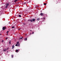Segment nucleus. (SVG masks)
Returning <instances> with one entry per match:
<instances>
[{
	"mask_svg": "<svg viewBox=\"0 0 61 61\" xmlns=\"http://www.w3.org/2000/svg\"><path fill=\"white\" fill-rule=\"evenodd\" d=\"M19 30H20V29H19Z\"/></svg>",
	"mask_w": 61,
	"mask_h": 61,
	"instance_id": "nucleus-33",
	"label": "nucleus"
},
{
	"mask_svg": "<svg viewBox=\"0 0 61 61\" xmlns=\"http://www.w3.org/2000/svg\"><path fill=\"white\" fill-rule=\"evenodd\" d=\"M13 55H11V57L12 58H13Z\"/></svg>",
	"mask_w": 61,
	"mask_h": 61,
	"instance_id": "nucleus-14",
	"label": "nucleus"
},
{
	"mask_svg": "<svg viewBox=\"0 0 61 61\" xmlns=\"http://www.w3.org/2000/svg\"><path fill=\"white\" fill-rule=\"evenodd\" d=\"M23 38V37H22L21 38H20V39H22Z\"/></svg>",
	"mask_w": 61,
	"mask_h": 61,
	"instance_id": "nucleus-13",
	"label": "nucleus"
},
{
	"mask_svg": "<svg viewBox=\"0 0 61 61\" xmlns=\"http://www.w3.org/2000/svg\"><path fill=\"white\" fill-rule=\"evenodd\" d=\"M36 19H33L30 20V21L31 22H33V21H35Z\"/></svg>",
	"mask_w": 61,
	"mask_h": 61,
	"instance_id": "nucleus-1",
	"label": "nucleus"
},
{
	"mask_svg": "<svg viewBox=\"0 0 61 61\" xmlns=\"http://www.w3.org/2000/svg\"><path fill=\"white\" fill-rule=\"evenodd\" d=\"M43 19H45V18H44Z\"/></svg>",
	"mask_w": 61,
	"mask_h": 61,
	"instance_id": "nucleus-29",
	"label": "nucleus"
},
{
	"mask_svg": "<svg viewBox=\"0 0 61 61\" xmlns=\"http://www.w3.org/2000/svg\"><path fill=\"white\" fill-rule=\"evenodd\" d=\"M44 5H46V3H44Z\"/></svg>",
	"mask_w": 61,
	"mask_h": 61,
	"instance_id": "nucleus-22",
	"label": "nucleus"
},
{
	"mask_svg": "<svg viewBox=\"0 0 61 61\" xmlns=\"http://www.w3.org/2000/svg\"><path fill=\"white\" fill-rule=\"evenodd\" d=\"M8 39V38L7 37L6 38H5V39Z\"/></svg>",
	"mask_w": 61,
	"mask_h": 61,
	"instance_id": "nucleus-21",
	"label": "nucleus"
},
{
	"mask_svg": "<svg viewBox=\"0 0 61 61\" xmlns=\"http://www.w3.org/2000/svg\"><path fill=\"white\" fill-rule=\"evenodd\" d=\"M9 42H9V43L10 44H11V43H10V42H11V41H9Z\"/></svg>",
	"mask_w": 61,
	"mask_h": 61,
	"instance_id": "nucleus-15",
	"label": "nucleus"
},
{
	"mask_svg": "<svg viewBox=\"0 0 61 61\" xmlns=\"http://www.w3.org/2000/svg\"><path fill=\"white\" fill-rule=\"evenodd\" d=\"M30 21V20H28V21Z\"/></svg>",
	"mask_w": 61,
	"mask_h": 61,
	"instance_id": "nucleus-25",
	"label": "nucleus"
},
{
	"mask_svg": "<svg viewBox=\"0 0 61 61\" xmlns=\"http://www.w3.org/2000/svg\"><path fill=\"white\" fill-rule=\"evenodd\" d=\"M6 49H3V51H6Z\"/></svg>",
	"mask_w": 61,
	"mask_h": 61,
	"instance_id": "nucleus-5",
	"label": "nucleus"
},
{
	"mask_svg": "<svg viewBox=\"0 0 61 61\" xmlns=\"http://www.w3.org/2000/svg\"><path fill=\"white\" fill-rule=\"evenodd\" d=\"M2 34H0V35H1Z\"/></svg>",
	"mask_w": 61,
	"mask_h": 61,
	"instance_id": "nucleus-30",
	"label": "nucleus"
},
{
	"mask_svg": "<svg viewBox=\"0 0 61 61\" xmlns=\"http://www.w3.org/2000/svg\"><path fill=\"white\" fill-rule=\"evenodd\" d=\"M19 44V42L17 41V44Z\"/></svg>",
	"mask_w": 61,
	"mask_h": 61,
	"instance_id": "nucleus-11",
	"label": "nucleus"
},
{
	"mask_svg": "<svg viewBox=\"0 0 61 61\" xmlns=\"http://www.w3.org/2000/svg\"><path fill=\"white\" fill-rule=\"evenodd\" d=\"M15 46H18V45H17V44H16V45H15Z\"/></svg>",
	"mask_w": 61,
	"mask_h": 61,
	"instance_id": "nucleus-18",
	"label": "nucleus"
},
{
	"mask_svg": "<svg viewBox=\"0 0 61 61\" xmlns=\"http://www.w3.org/2000/svg\"><path fill=\"white\" fill-rule=\"evenodd\" d=\"M8 33H7V35H8Z\"/></svg>",
	"mask_w": 61,
	"mask_h": 61,
	"instance_id": "nucleus-32",
	"label": "nucleus"
},
{
	"mask_svg": "<svg viewBox=\"0 0 61 61\" xmlns=\"http://www.w3.org/2000/svg\"><path fill=\"white\" fill-rule=\"evenodd\" d=\"M18 1V0H15V3L16 2H17Z\"/></svg>",
	"mask_w": 61,
	"mask_h": 61,
	"instance_id": "nucleus-10",
	"label": "nucleus"
},
{
	"mask_svg": "<svg viewBox=\"0 0 61 61\" xmlns=\"http://www.w3.org/2000/svg\"><path fill=\"white\" fill-rule=\"evenodd\" d=\"M19 30H20V29H19Z\"/></svg>",
	"mask_w": 61,
	"mask_h": 61,
	"instance_id": "nucleus-34",
	"label": "nucleus"
},
{
	"mask_svg": "<svg viewBox=\"0 0 61 61\" xmlns=\"http://www.w3.org/2000/svg\"><path fill=\"white\" fill-rule=\"evenodd\" d=\"M19 17H21V16L20 15H19Z\"/></svg>",
	"mask_w": 61,
	"mask_h": 61,
	"instance_id": "nucleus-12",
	"label": "nucleus"
},
{
	"mask_svg": "<svg viewBox=\"0 0 61 61\" xmlns=\"http://www.w3.org/2000/svg\"><path fill=\"white\" fill-rule=\"evenodd\" d=\"M18 46H20V45L19 44H18V45L17 44Z\"/></svg>",
	"mask_w": 61,
	"mask_h": 61,
	"instance_id": "nucleus-20",
	"label": "nucleus"
},
{
	"mask_svg": "<svg viewBox=\"0 0 61 61\" xmlns=\"http://www.w3.org/2000/svg\"><path fill=\"white\" fill-rule=\"evenodd\" d=\"M34 33V32H33V31L32 32V34H33Z\"/></svg>",
	"mask_w": 61,
	"mask_h": 61,
	"instance_id": "nucleus-24",
	"label": "nucleus"
},
{
	"mask_svg": "<svg viewBox=\"0 0 61 61\" xmlns=\"http://www.w3.org/2000/svg\"><path fill=\"white\" fill-rule=\"evenodd\" d=\"M8 32H9V31H7V32H6L7 33H8Z\"/></svg>",
	"mask_w": 61,
	"mask_h": 61,
	"instance_id": "nucleus-26",
	"label": "nucleus"
},
{
	"mask_svg": "<svg viewBox=\"0 0 61 61\" xmlns=\"http://www.w3.org/2000/svg\"><path fill=\"white\" fill-rule=\"evenodd\" d=\"M15 47V46L13 45V46H12V49H14V48Z\"/></svg>",
	"mask_w": 61,
	"mask_h": 61,
	"instance_id": "nucleus-7",
	"label": "nucleus"
},
{
	"mask_svg": "<svg viewBox=\"0 0 61 61\" xmlns=\"http://www.w3.org/2000/svg\"><path fill=\"white\" fill-rule=\"evenodd\" d=\"M27 40V38H25L24 39L25 41H26Z\"/></svg>",
	"mask_w": 61,
	"mask_h": 61,
	"instance_id": "nucleus-8",
	"label": "nucleus"
},
{
	"mask_svg": "<svg viewBox=\"0 0 61 61\" xmlns=\"http://www.w3.org/2000/svg\"><path fill=\"white\" fill-rule=\"evenodd\" d=\"M6 28L5 26L3 27L2 29L3 30H5Z\"/></svg>",
	"mask_w": 61,
	"mask_h": 61,
	"instance_id": "nucleus-2",
	"label": "nucleus"
},
{
	"mask_svg": "<svg viewBox=\"0 0 61 61\" xmlns=\"http://www.w3.org/2000/svg\"><path fill=\"white\" fill-rule=\"evenodd\" d=\"M4 42V40H2V42Z\"/></svg>",
	"mask_w": 61,
	"mask_h": 61,
	"instance_id": "nucleus-19",
	"label": "nucleus"
},
{
	"mask_svg": "<svg viewBox=\"0 0 61 61\" xmlns=\"http://www.w3.org/2000/svg\"><path fill=\"white\" fill-rule=\"evenodd\" d=\"M32 31L31 30H30V31Z\"/></svg>",
	"mask_w": 61,
	"mask_h": 61,
	"instance_id": "nucleus-31",
	"label": "nucleus"
},
{
	"mask_svg": "<svg viewBox=\"0 0 61 61\" xmlns=\"http://www.w3.org/2000/svg\"><path fill=\"white\" fill-rule=\"evenodd\" d=\"M26 3L25 2L24 3V4H26Z\"/></svg>",
	"mask_w": 61,
	"mask_h": 61,
	"instance_id": "nucleus-28",
	"label": "nucleus"
},
{
	"mask_svg": "<svg viewBox=\"0 0 61 61\" xmlns=\"http://www.w3.org/2000/svg\"><path fill=\"white\" fill-rule=\"evenodd\" d=\"M6 6L5 7V8H6L7 7H8V6H9V3H7L6 4Z\"/></svg>",
	"mask_w": 61,
	"mask_h": 61,
	"instance_id": "nucleus-3",
	"label": "nucleus"
},
{
	"mask_svg": "<svg viewBox=\"0 0 61 61\" xmlns=\"http://www.w3.org/2000/svg\"><path fill=\"white\" fill-rule=\"evenodd\" d=\"M19 52V51H18V50H16V52Z\"/></svg>",
	"mask_w": 61,
	"mask_h": 61,
	"instance_id": "nucleus-6",
	"label": "nucleus"
},
{
	"mask_svg": "<svg viewBox=\"0 0 61 61\" xmlns=\"http://www.w3.org/2000/svg\"><path fill=\"white\" fill-rule=\"evenodd\" d=\"M40 20V19L39 18H37V20H38V21L39 20Z\"/></svg>",
	"mask_w": 61,
	"mask_h": 61,
	"instance_id": "nucleus-9",
	"label": "nucleus"
},
{
	"mask_svg": "<svg viewBox=\"0 0 61 61\" xmlns=\"http://www.w3.org/2000/svg\"><path fill=\"white\" fill-rule=\"evenodd\" d=\"M9 48H7L6 49V50H8L9 49Z\"/></svg>",
	"mask_w": 61,
	"mask_h": 61,
	"instance_id": "nucleus-17",
	"label": "nucleus"
},
{
	"mask_svg": "<svg viewBox=\"0 0 61 61\" xmlns=\"http://www.w3.org/2000/svg\"><path fill=\"white\" fill-rule=\"evenodd\" d=\"M44 14H43V13H41L40 14V15L41 16H44Z\"/></svg>",
	"mask_w": 61,
	"mask_h": 61,
	"instance_id": "nucleus-4",
	"label": "nucleus"
},
{
	"mask_svg": "<svg viewBox=\"0 0 61 61\" xmlns=\"http://www.w3.org/2000/svg\"><path fill=\"white\" fill-rule=\"evenodd\" d=\"M30 35H31V33H30Z\"/></svg>",
	"mask_w": 61,
	"mask_h": 61,
	"instance_id": "nucleus-27",
	"label": "nucleus"
},
{
	"mask_svg": "<svg viewBox=\"0 0 61 61\" xmlns=\"http://www.w3.org/2000/svg\"><path fill=\"white\" fill-rule=\"evenodd\" d=\"M15 28V26H13V27H12V29H13V28Z\"/></svg>",
	"mask_w": 61,
	"mask_h": 61,
	"instance_id": "nucleus-16",
	"label": "nucleus"
},
{
	"mask_svg": "<svg viewBox=\"0 0 61 61\" xmlns=\"http://www.w3.org/2000/svg\"><path fill=\"white\" fill-rule=\"evenodd\" d=\"M23 24H24V25H25V23H23Z\"/></svg>",
	"mask_w": 61,
	"mask_h": 61,
	"instance_id": "nucleus-23",
	"label": "nucleus"
}]
</instances>
